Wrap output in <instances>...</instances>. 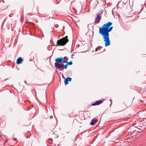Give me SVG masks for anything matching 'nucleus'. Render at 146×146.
<instances>
[{
    "label": "nucleus",
    "mask_w": 146,
    "mask_h": 146,
    "mask_svg": "<svg viewBox=\"0 0 146 146\" xmlns=\"http://www.w3.org/2000/svg\"><path fill=\"white\" fill-rule=\"evenodd\" d=\"M55 61L56 62L55 63H58L59 64H60V63H62V62H63V63H64V62H66V61H64L63 60V59H62V57L57 58L56 59H55Z\"/></svg>",
    "instance_id": "20e7f679"
},
{
    "label": "nucleus",
    "mask_w": 146,
    "mask_h": 146,
    "mask_svg": "<svg viewBox=\"0 0 146 146\" xmlns=\"http://www.w3.org/2000/svg\"><path fill=\"white\" fill-rule=\"evenodd\" d=\"M73 54H71V58H73Z\"/></svg>",
    "instance_id": "dca6fc26"
},
{
    "label": "nucleus",
    "mask_w": 146,
    "mask_h": 146,
    "mask_svg": "<svg viewBox=\"0 0 146 146\" xmlns=\"http://www.w3.org/2000/svg\"><path fill=\"white\" fill-rule=\"evenodd\" d=\"M52 140V139H50V140Z\"/></svg>",
    "instance_id": "aec40b11"
},
{
    "label": "nucleus",
    "mask_w": 146,
    "mask_h": 146,
    "mask_svg": "<svg viewBox=\"0 0 146 146\" xmlns=\"http://www.w3.org/2000/svg\"><path fill=\"white\" fill-rule=\"evenodd\" d=\"M23 60L21 57H19L17 60V64H21V62L23 61Z\"/></svg>",
    "instance_id": "1a4fd4ad"
},
{
    "label": "nucleus",
    "mask_w": 146,
    "mask_h": 146,
    "mask_svg": "<svg viewBox=\"0 0 146 146\" xmlns=\"http://www.w3.org/2000/svg\"><path fill=\"white\" fill-rule=\"evenodd\" d=\"M62 59H63L64 61H66L65 62H64V63L67 62V61H68V58L67 57L65 56L64 58L62 57Z\"/></svg>",
    "instance_id": "9b49d317"
},
{
    "label": "nucleus",
    "mask_w": 146,
    "mask_h": 146,
    "mask_svg": "<svg viewBox=\"0 0 146 146\" xmlns=\"http://www.w3.org/2000/svg\"><path fill=\"white\" fill-rule=\"evenodd\" d=\"M25 82H26V81H25Z\"/></svg>",
    "instance_id": "4be33fe9"
},
{
    "label": "nucleus",
    "mask_w": 146,
    "mask_h": 146,
    "mask_svg": "<svg viewBox=\"0 0 146 146\" xmlns=\"http://www.w3.org/2000/svg\"><path fill=\"white\" fill-rule=\"evenodd\" d=\"M72 80L71 78L67 77L64 80V84L65 85H66L68 84L69 81H71Z\"/></svg>",
    "instance_id": "39448f33"
},
{
    "label": "nucleus",
    "mask_w": 146,
    "mask_h": 146,
    "mask_svg": "<svg viewBox=\"0 0 146 146\" xmlns=\"http://www.w3.org/2000/svg\"><path fill=\"white\" fill-rule=\"evenodd\" d=\"M66 64L65 65H64L65 66H66V67H67V66H68V65L67 64V63H66Z\"/></svg>",
    "instance_id": "2eb2a0df"
},
{
    "label": "nucleus",
    "mask_w": 146,
    "mask_h": 146,
    "mask_svg": "<svg viewBox=\"0 0 146 146\" xmlns=\"http://www.w3.org/2000/svg\"><path fill=\"white\" fill-rule=\"evenodd\" d=\"M101 18L99 15H98L95 17V23H99Z\"/></svg>",
    "instance_id": "0eeeda50"
},
{
    "label": "nucleus",
    "mask_w": 146,
    "mask_h": 146,
    "mask_svg": "<svg viewBox=\"0 0 146 146\" xmlns=\"http://www.w3.org/2000/svg\"><path fill=\"white\" fill-rule=\"evenodd\" d=\"M63 64H59L58 63L54 64L55 68L59 71L63 70Z\"/></svg>",
    "instance_id": "7ed1b4c3"
},
{
    "label": "nucleus",
    "mask_w": 146,
    "mask_h": 146,
    "mask_svg": "<svg viewBox=\"0 0 146 146\" xmlns=\"http://www.w3.org/2000/svg\"><path fill=\"white\" fill-rule=\"evenodd\" d=\"M59 145H58L57 146H59Z\"/></svg>",
    "instance_id": "6ab92c4d"
},
{
    "label": "nucleus",
    "mask_w": 146,
    "mask_h": 146,
    "mask_svg": "<svg viewBox=\"0 0 146 146\" xmlns=\"http://www.w3.org/2000/svg\"><path fill=\"white\" fill-rule=\"evenodd\" d=\"M103 102L102 101L100 100H98L96 101L95 103H94L92 104V106H95L96 105H99L101 104H102Z\"/></svg>",
    "instance_id": "6e6552de"
},
{
    "label": "nucleus",
    "mask_w": 146,
    "mask_h": 146,
    "mask_svg": "<svg viewBox=\"0 0 146 146\" xmlns=\"http://www.w3.org/2000/svg\"><path fill=\"white\" fill-rule=\"evenodd\" d=\"M68 36H66L65 38H63L61 39H60L57 40V44L55 45V46H63L68 42V40L67 38Z\"/></svg>",
    "instance_id": "f03ea898"
},
{
    "label": "nucleus",
    "mask_w": 146,
    "mask_h": 146,
    "mask_svg": "<svg viewBox=\"0 0 146 146\" xmlns=\"http://www.w3.org/2000/svg\"><path fill=\"white\" fill-rule=\"evenodd\" d=\"M112 24V23L109 22L104 24L101 27L99 28V33L102 36L104 41L105 42V46L106 47L110 44L109 33L112 30L113 28V27H110Z\"/></svg>",
    "instance_id": "f257e3e1"
},
{
    "label": "nucleus",
    "mask_w": 146,
    "mask_h": 146,
    "mask_svg": "<svg viewBox=\"0 0 146 146\" xmlns=\"http://www.w3.org/2000/svg\"><path fill=\"white\" fill-rule=\"evenodd\" d=\"M67 68V67H66V66H65L63 64V70L64 69H66Z\"/></svg>",
    "instance_id": "ddd939ff"
},
{
    "label": "nucleus",
    "mask_w": 146,
    "mask_h": 146,
    "mask_svg": "<svg viewBox=\"0 0 146 146\" xmlns=\"http://www.w3.org/2000/svg\"><path fill=\"white\" fill-rule=\"evenodd\" d=\"M64 63H67L68 65H71L72 64V61H70L69 62L67 61V62Z\"/></svg>",
    "instance_id": "f8f14e48"
},
{
    "label": "nucleus",
    "mask_w": 146,
    "mask_h": 146,
    "mask_svg": "<svg viewBox=\"0 0 146 146\" xmlns=\"http://www.w3.org/2000/svg\"><path fill=\"white\" fill-rule=\"evenodd\" d=\"M66 64L65 65H64L65 66H66V67H67V66H68V65L67 64V63H66Z\"/></svg>",
    "instance_id": "4468645a"
},
{
    "label": "nucleus",
    "mask_w": 146,
    "mask_h": 146,
    "mask_svg": "<svg viewBox=\"0 0 146 146\" xmlns=\"http://www.w3.org/2000/svg\"><path fill=\"white\" fill-rule=\"evenodd\" d=\"M112 14L113 15V11H112Z\"/></svg>",
    "instance_id": "a211bd4d"
},
{
    "label": "nucleus",
    "mask_w": 146,
    "mask_h": 146,
    "mask_svg": "<svg viewBox=\"0 0 146 146\" xmlns=\"http://www.w3.org/2000/svg\"><path fill=\"white\" fill-rule=\"evenodd\" d=\"M16 140H17V139L16 138H14L13 139V140H15V141Z\"/></svg>",
    "instance_id": "f3484780"
},
{
    "label": "nucleus",
    "mask_w": 146,
    "mask_h": 146,
    "mask_svg": "<svg viewBox=\"0 0 146 146\" xmlns=\"http://www.w3.org/2000/svg\"><path fill=\"white\" fill-rule=\"evenodd\" d=\"M102 48V47L101 46H99L98 47L96 48L95 49V51H97L98 50H99L100 52H102L101 50V49Z\"/></svg>",
    "instance_id": "9d476101"
},
{
    "label": "nucleus",
    "mask_w": 146,
    "mask_h": 146,
    "mask_svg": "<svg viewBox=\"0 0 146 146\" xmlns=\"http://www.w3.org/2000/svg\"><path fill=\"white\" fill-rule=\"evenodd\" d=\"M98 120L96 118H94L92 119L90 123V124L91 125H94L98 121Z\"/></svg>",
    "instance_id": "423d86ee"
},
{
    "label": "nucleus",
    "mask_w": 146,
    "mask_h": 146,
    "mask_svg": "<svg viewBox=\"0 0 146 146\" xmlns=\"http://www.w3.org/2000/svg\"><path fill=\"white\" fill-rule=\"evenodd\" d=\"M7 80V79H5V80Z\"/></svg>",
    "instance_id": "412c9836"
}]
</instances>
